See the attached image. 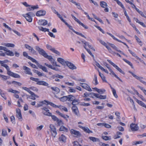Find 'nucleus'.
I'll use <instances>...</instances> for the list:
<instances>
[{
    "instance_id": "42",
    "label": "nucleus",
    "mask_w": 146,
    "mask_h": 146,
    "mask_svg": "<svg viewBox=\"0 0 146 146\" xmlns=\"http://www.w3.org/2000/svg\"><path fill=\"white\" fill-rule=\"evenodd\" d=\"M79 100L77 99H75V98L72 101V104L73 106H75L76 105H77L78 104V101Z\"/></svg>"
},
{
    "instance_id": "40",
    "label": "nucleus",
    "mask_w": 146,
    "mask_h": 146,
    "mask_svg": "<svg viewBox=\"0 0 146 146\" xmlns=\"http://www.w3.org/2000/svg\"><path fill=\"white\" fill-rule=\"evenodd\" d=\"M0 77L2 78V80H5L9 78V77L4 75H1V74H0Z\"/></svg>"
},
{
    "instance_id": "54",
    "label": "nucleus",
    "mask_w": 146,
    "mask_h": 146,
    "mask_svg": "<svg viewBox=\"0 0 146 146\" xmlns=\"http://www.w3.org/2000/svg\"><path fill=\"white\" fill-rule=\"evenodd\" d=\"M12 83L14 84L18 85L19 86H21L22 85L21 83L14 81H13Z\"/></svg>"
},
{
    "instance_id": "43",
    "label": "nucleus",
    "mask_w": 146,
    "mask_h": 146,
    "mask_svg": "<svg viewBox=\"0 0 146 146\" xmlns=\"http://www.w3.org/2000/svg\"><path fill=\"white\" fill-rule=\"evenodd\" d=\"M48 104H49L51 106L55 108H59V106L55 105L53 103L49 102L48 101Z\"/></svg>"
},
{
    "instance_id": "48",
    "label": "nucleus",
    "mask_w": 146,
    "mask_h": 146,
    "mask_svg": "<svg viewBox=\"0 0 146 146\" xmlns=\"http://www.w3.org/2000/svg\"><path fill=\"white\" fill-rule=\"evenodd\" d=\"M111 89H112V92L115 98H118V96L116 94L115 90L113 88H111Z\"/></svg>"
},
{
    "instance_id": "44",
    "label": "nucleus",
    "mask_w": 146,
    "mask_h": 146,
    "mask_svg": "<svg viewBox=\"0 0 146 146\" xmlns=\"http://www.w3.org/2000/svg\"><path fill=\"white\" fill-rule=\"evenodd\" d=\"M48 104H49L51 106L55 108H59V106L55 105L53 103L49 102L48 101Z\"/></svg>"
},
{
    "instance_id": "50",
    "label": "nucleus",
    "mask_w": 146,
    "mask_h": 146,
    "mask_svg": "<svg viewBox=\"0 0 146 146\" xmlns=\"http://www.w3.org/2000/svg\"><path fill=\"white\" fill-rule=\"evenodd\" d=\"M29 59L31 60L32 62H33L35 63L36 65H37L38 64H39L36 61V60H35V59L33 58H32V57L30 56Z\"/></svg>"
},
{
    "instance_id": "47",
    "label": "nucleus",
    "mask_w": 146,
    "mask_h": 146,
    "mask_svg": "<svg viewBox=\"0 0 146 146\" xmlns=\"http://www.w3.org/2000/svg\"><path fill=\"white\" fill-rule=\"evenodd\" d=\"M111 73L118 80H119L120 82H123L122 81L121 79L113 72V71H112L111 72Z\"/></svg>"
},
{
    "instance_id": "11",
    "label": "nucleus",
    "mask_w": 146,
    "mask_h": 146,
    "mask_svg": "<svg viewBox=\"0 0 146 146\" xmlns=\"http://www.w3.org/2000/svg\"><path fill=\"white\" fill-rule=\"evenodd\" d=\"M46 12L44 10H40L37 11L36 13V15L37 16L40 17L45 15Z\"/></svg>"
},
{
    "instance_id": "17",
    "label": "nucleus",
    "mask_w": 146,
    "mask_h": 146,
    "mask_svg": "<svg viewBox=\"0 0 146 146\" xmlns=\"http://www.w3.org/2000/svg\"><path fill=\"white\" fill-rule=\"evenodd\" d=\"M23 69L25 70V73L26 74L33 75V74L31 72V70L30 68L26 67V66H24L23 67Z\"/></svg>"
},
{
    "instance_id": "9",
    "label": "nucleus",
    "mask_w": 146,
    "mask_h": 146,
    "mask_svg": "<svg viewBox=\"0 0 146 146\" xmlns=\"http://www.w3.org/2000/svg\"><path fill=\"white\" fill-rule=\"evenodd\" d=\"M50 129L51 131L53 133H52V135L54 137H55L57 133L55 127L52 125H50Z\"/></svg>"
},
{
    "instance_id": "3",
    "label": "nucleus",
    "mask_w": 146,
    "mask_h": 146,
    "mask_svg": "<svg viewBox=\"0 0 146 146\" xmlns=\"http://www.w3.org/2000/svg\"><path fill=\"white\" fill-rule=\"evenodd\" d=\"M129 72L131 74L134 78L137 80H139L140 82L145 85H146V82L142 80V79L143 78V77L139 76L130 71H129Z\"/></svg>"
},
{
    "instance_id": "15",
    "label": "nucleus",
    "mask_w": 146,
    "mask_h": 146,
    "mask_svg": "<svg viewBox=\"0 0 146 146\" xmlns=\"http://www.w3.org/2000/svg\"><path fill=\"white\" fill-rule=\"evenodd\" d=\"M51 89L52 90V92L54 94H57L60 92V90L57 87H51Z\"/></svg>"
},
{
    "instance_id": "41",
    "label": "nucleus",
    "mask_w": 146,
    "mask_h": 146,
    "mask_svg": "<svg viewBox=\"0 0 146 146\" xmlns=\"http://www.w3.org/2000/svg\"><path fill=\"white\" fill-rule=\"evenodd\" d=\"M67 96H64L59 98L60 100L62 102H65L68 100Z\"/></svg>"
},
{
    "instance_id": "32",
    "label": "nucleus",
    "mask_w": 146,
    "mask_h": 146,
    "mask_svg": "<svg viewBox=\"0 0 146 146\" xmlns=\"http://www.w3.org/2000/svg\"><path fill=\"white\" fill-rule=\"evenodd\" d=\"M98 72L99 73V75L101 78L103 82H107V81L106 79V78L104 75L103 74H101L99 71H98Z\"/></svg>"
},
{
    "instance_id": "33",
    "label": "nucleus",
    "mask_w": 146,
    "mask_h": 146,
    "mask_svg": "<svg viewBox=\"0 0 146 146\" xmlns=\"http://www.w3.org/2000/svg\"><path fill=\"white\" fill-rule=\"evenodd\" d=\"M2 44L7 47H14L15 46L14 44L9 43H4L3 44Z\"/></svg>"
},
{
    "instance_id": "46",
    "label": "nucleus",
    "mask_w": 146,
    "mask_h": 146,
    "mask_svg": "<svg viewBox=\"0 0 146 146\" xmlns=\"http://www.w3.org/2000/svg\"><path fill=\"white\" fill-rule=\"evenodd\" d=\"M42 113L45 115L49 116H51L52 115V113L49 112V111H48L47 112H44V111H43L42 112Z\"/></svg>"
},
{
    "instance_id": "8",
    "label": "nucleus",
    "mask_w": 146,
    "mask_h": 146,
    "mask_svg": "<svg viewBox=\"0 0 146 146\" xmlns=\"http://www.w3.org/2000/svg\"><path fill=\"white\" fill-rule=\"evenodd\" d=\"M130 127L131 130L133 131H136L139 129V127L137 124L135 123H132L130 125Z\"/></svg>"
},
{
    "instance_id": "21",
    "label": "nucleus",
    "mask_w": 146,
    "mask_h": 146,
    "mask_svg": "<svg viewBox=\"0 0 146 146\" xmlns=\"http://www.w3.org/2000/svg\"><path fill=\"white\" fill-rule=\"evenodd\" d=\"M44 65H45L46 66L48 67L49 68H51L53 70H55L58 71L59 70V69L58 68H56L55 67H53L52 65L50 64H48L46 63H44Z\"/></svg>"
},
{
    "instance_id": "5",
    "label": "nucleus",
    "mask_w": 146,
    "mask_h": 146,
    "mask_svg": "<svg viewBox=\"0 0 146 146\" xmlns=\"http://www.w3.org/2000/svg\"><path fill=\"white\" fill-rule=\"evenodd\" d=\"M72 111L73 113L78 117H80V114L76 106H73L72 107Z\"/></svg>"
},
{
    "instance_id": "23",
    "label": "nucleus",
    "mask_w": 146,
    "mask_h": 146,
    "mask_svg": "<svg viewBox=\"0 0 146 146\" xmlns=\"http://www.w3.org/2000/svg\"><path fill=\"white\" fill-rule=\"evenodd\" d=\"M39 23L40 25L44 26L47 24L48 22L45 20H39Z\"/></svg>"
},
{
    "instance_id": "7",
    "label": "nucleus",
    "mask_w": 146,
    "mask_h": 146,
    "mask_svg": "<svg viewBox=\"0 0 146 146\" xmlns=\"http://www.w3.org/2000/svg\"><path fill=\"white\" fill-rule=\"evenodd\" d=\"M80 86L84 88L87 90L88 91L91 92L92 91L89 86L87 84L84 83H80Z\"/></svg>"
},
{
    "instance_id": "28",
    "label": "nucleus",
    "mask_w": 146,
    "mask_h": 146,
    "mask_svg": "<svg viewBox=\"0 0 146 146\" xmlns=\"http://www.w3.org/2000/svg\"><path fill=\"white\" fill-rule=\"evenodd\" d=\"M66 139V137L63 135H62L59 138V140L60 141L65 143Z\"/></svg>"
},
{
    "instance_id": "37",
    "label": "nucleus",
    "mask_w": 146,
    "mask_h": 146,
    "mask_svg": "<svg viewBox=\"0 0 146 146\" xmlns=\"http://www.w3.org/2000/svg\"><path fill=\"white\" fill-rule=\"evenodd\" d=\"M107 33L108 34V35H110V36H111L113 38V39H114V40H116L119 42H121V43H123V42H121V41L120 40H119L118 39H117L116 38H115L114 36H113L112 35L111 33H110L108 32H107Z\"/></svg>"
},
{
    "instance_id": "56",
    "label": "nucleus",
    "mask_w": 146,
    "mask_h": 146,
    "mask_svg": "<svg viewBox=\"0 0 146 146\" xmlns=\"http://www.w3.org/2000/svg\"><path fill=\"white\" fill-rule=\"evenodd\" d=\"M94 81L95 82V85H96L98 84V82L97 80V76L96 74H94Z\"/></svg>"
},
{
    "instance_id": "53",
    "label": "nucleus",
    "mask_w": 146,
    "mask_h": 146,
    "mask_svg": "<svg viewBox=\"0 0 146 146\" xmlns=\"http://www.w3.org/2000/svg\"><path fill=\"white\" fill-rule=\"evenodd\" d=\"M102 138L103 139L106 141L111 139V138L109 137L106 136H103L102 137Z\"/></svg>"
},
{
    "instance_id": "31",
    "label": "nucleus",
    "mask_w": 146,
    "mask_h": 146,
    "mask_svg": "<svg viewBox=\"0 0 146 146\" xmlns=\"http://www.w3.org/2000/svg\"><path fill=\"white\" fill-rule=\"evenodd\" d=\"M70 1L77 6L78 8L80 9L81 8L80 4L77 3L74 0H70Z\"/></svg>"
},
{
    "instance_id": "38",
    "label": "nucleus",
    "mask_w": 146,
    "mask_h": 146,
    "mask_svg": "<svg viewBox=\"0 0 146 146\" xmlns=\"http://www.w3.org/2000/svg\"><path fill=\"white\" fill-rule=\"evenodd\" d=\"M89 139L93 142H96L100 141V140L98 138H96L94 137H90Z\"/></svg>"
},
{
    "instance_id": "12",
    "label": "nucleus",
    "mask_w": 146,
    "mask_h": 146,
    "mask_svg": "<svg viewBox=\"0 0 146 146\" xmlns=\"http://www.w3.org/2000/svg\"><path fill=\"white\" fill-rule=\"evenodd\" d=\"M7 73L9 76L15 78H20L19 75L11 71H10L8 72H7Z\"/></svg>"
},
{
    "instance_id": "22",
    "label": "nucleus",
    "mask_w": 146,
    "mask_h": 146,
    "mask_svg": "<svg viewBox=\"0 0 146 146\" xmlns=\"http://www.w3.org/2000/svg\"><path fill=\"white\" fill-rule=\"evenodd\" d=\"M37 66L40 69H41L43 71L46 72H48V71L47 70V68L44 67L42 65L40 64H38Z\"/></svg>"
},
{
    "instance_id": "2",
    "label": "nucleus",
    "mask_w": 146,
    "mask_h": 146,
    "mask_svg": "<svg viewBox=\"0 0 146 146\" xmlns=\"http://www.w3.org/2000/svg\"><path fill=\"white\" fill-rule=\"evenodd\" d=\"M30 79L32 81L36 82L37 84L47 86L48 87H50V86H48V84L47 83L43 81H39V79L38 78H34L33 77H31L30 78Z\"/></svg>"
},
{
    "instance_id": "19",
    "label": "nucleus",
    "mask_w": 146,
    "mask_h": 146,
    "mask_svg": "<svg viewBox=\"0 0 146 146\" xmlns=\"http://www.w3.org/2000/svg\"><path fill=\"white\" fill-rule=\"evenodd\" d=\"M16 111L17 117L19 119H22V115L20 109L19 108L17 109Z\"/></svg>"
},
{
    "instance_id": "49",
    "label": "nucleus",
    "mask_w": 146,
    "mask_h": 146,
    "mask_svg": "<svg viewBox=\"0 0 146 146\" xmlns=\"http://www.w3.org/2000/svg\"><path fill=\"white\" fill-rule=\"evenodd\" d=\"M143 142L142 141H135L132 142V144L133 145H137L138 144H141L143 143Z\"/></svg>"
},
{
    "instance_id": "20",
    "label": "nucleus",
    "mask_w": 146,
    "mask_h": 146,
    "mask_svg": "<svg viewBox=\"0 0 146 146\" xmlns=\"http://www.w3.org/2000/svg\"><path fill=\"white\" fill-rule=\"evenodd\" d=\"M95 96L97 98H99L100 99H105L106 98V95L103 96L102 95H99L98 94H95Z\"/></svg>"
},
{
    "instance_id": "51",
    "label": "nucleus",
    "mask_w": 146,
    "mask_h": 146,
    "mask_svg": "<svg viewBox=\"0 0 146 146\" xmlns=\"http://www.w3.org/2000/svg\"><path fill=\"white\" fill-rule=\"evenodd\" d=\"M40 77L41 76H44L45 77H47V76L46 75L44 74L43 73H42L39 71L38 72V73L37 74Z\"/></svg>"
},
{
    "instance_id": "63",
    "label": "nucleus",
    "mask_w": 146,
    "mask_h": 146,
    "mask_svg": "<svg viewBox=\"0 0 146 146\" xmlns=\"http://www.w3.org/2000/svg\"><path fill=\"white\" fill-rule=\"evenodd\" d=\"M74 146H82V145L79 144L78 142L76 141H74L73 142Z\"/></svg>"
},
{
    "instance_id": "1",
    "label": "nucleus",
    "mask_w": 146,
    "mask_h": 146,
    "mask_svg": "<svg viewBox=\"0 0 146 146\" xmlns=\"http://www.w3.org/2000/svg\"><path fill=\"white\" fill-rule=\"evenodd\" d=\"M35 49L38 52L39 54L42 55L44 58L48 59L51 62L54 60L51 56L48 55L46 52L43 49L40 48L38 46H35Z\"/></svg>"
},
{
    "instance_id": "13",
    "label": "nucleus",
    "mask_w": 146,
    "mask_h": 146,
    "mask_svg": "<svg viewBox=\"0 0 146 146\" xmlns=\"http://www.w3.org/2000/svg\"><path fill=\"white\" fill-rule=\"evenodd\" d=\"M108 44L109 45H110L112 47V48L113 49L119 52L121 54L123 55L124 56L127 57V56L126 54H125L123 52L121 51L120 50H119L118 49V48L113 44H111L110 43H108Z\"/></svg>"
},
{
    "instance_id": "59",
    "label": "nucleus",
    "mask_w": 146,
    "mask_h": 146,
    "mask_svg": "<svg viewBox=\"0 0 146 146\" xmlns=\"http://www.w3.org/2000/svg\"><path fill=\"white\" fill-rule=\"evenodd\" d=\"M137 87L142 90L145 94L146 95V90H145L142 87L140 86H137Z\"/></svg>"
},
{
    "instance_id": "36",
    "label": "nucleus",
    "mask_w": 146,
    "mask_h": 146,
    "mask_svg": "<svg viewBox=\"0 0 146 146\" xmlns=\"http://www.w3.org/2000/svg\"><path fill=\"white\" fill-rule=\"evenodd\" d=\"M136 101L139 104L144 108L145 107V106H146V105L145 104L142 102L140 101L138 99H136Z\"/></svg>"
},
{
    "instance_id": "27",
    "label": "nucleus",
    "mask_w": 146,
    "mask_h": 146,
    "mask_svg": "<svg viewBox=\"0 0 146 146\" xmlns=\"http://www.w3.org/2000/svg\"><path fill=\"white\" fill-rule=\"evenodd\" d=\"M57 61L63 65H65V64H66V62H67V61H65L64 59L60 58H58Z\"/></svg>"
},
{
    "instance_id": "29",
    "label": "nucleus",
    "mask_w": 146,
    "mask_h": 146,
    "mask_svg": "<svg viewBox=\"0 0 146 146\" xmlns=\"http://www.w3.org/2000/svg\"><path fill=\"white\" fill-rule=\"evenodd\" d=\"M59 130L60 131H63L66 132L68 131V129L64 126H62L59 128Z\"/></svg>"
},
{
    "instance_id": "60",
    "label": "nucleus",
    "mask_w": 146,
    "mask_h": 146,
    "mask_svg": "<svg viewBox=\"0 0 146 146\" xmlns=\"http://www.w3.org/2000/svg\"><path fill=\"white\" fill-rule=\"evenodd\" d=\"M2 136H5L7 135V131L6 130H2Z\"/></svg>"
},
{
    "instance_id": "26",
    "label": "nucleus",
    "mask_w": 146,
    "mask_h": 146,
    "mask_svg": "<svg viewBox=\"0 0 146 146\" xmlns=\"http://www.w3.org/2000/svg\"><path fill=\"white\" fill-rule=\"evenodd\" d=\"M100 4L101 7L105 8V9H108V8H106L107 6V4L105 2L103 1H101L100 2Z\"/></svg>"
},
{
    "instance_id": "24",
    "label": "nucleus",
    "mask_w": 146,
    "mask_h": 146,
    "mask_svg": "<svg viewBox=\"0 0 146 146\" xmlns=\"http://www.w3.org/2000/svg\"><path fill=\"white\" fill-rule=\"evenodd\" d=\"M96 91L98 92L100 94H103L106 91L104 89H99L97 88H94Z\"/></svg>"
},
{
    "instance_id": "6",
    "label": "nucleus",
    "mask_w": 146,
    "mask_h": 146,
    "mask_svg": "<svg viewBox=\"0 0 146 146\" xmlns=\"http://www.w3.org/2000/svg\"><path fill=\"white\" fill-rule=\"evenodd\" d=\"M25 47L26 48L28 49L31 53L35 54H36V51L31 46L27 44H25Z\"/></svg>"
},
{
    "instance_id": "61",
    "label": "nucleus",
    "mask_w": 146,
    "mask_h": 146,
    "mask_svg": "<svg viewBox=\"0 0 146 146\" xmlns=\"http://www.w3.org/2000/svg\"><path fill=\"white\" fill-rule=\"evenodd\" d=\"M73 31L76 34H77L78 35H79L82 36V37L86 38V37H85L84 35H83L81 33H80L79 32H77L76 31Z\"/></svg>"
},
{
    "instance_id": "39",
    "label": "nucleus",
    "mask_w": 146,
    "mask_h": 146,
    "mask_svg": "<svg viewBox=\"0 0 146 146\" xmlns=\"http://www.w3.org/2000/svg\"><path fill=\"white\" fill-rule=\"evenodd\" d=\"M83 130L85 132L88 133H92V131L90 130L89 129V128H88V127H84V128L83 129Z\"/></svg>"
},
{
    "instance_id": "16",
    "label": "nucleus",
    "mask_w": 146,
    "mask_h": 146,
    "mask_svg": "<svg viewBox=\"0 0 146 146\" xmlns=\"http://www.w3.org/2000/svg\"><path fill=\"white\" fill-rule=\"evenodd\" d=\"M70 133L71 134H73L76 135V137H78V136H80L81 135L79 131L74 130L73 129H72L71 130Z\"/></svg>"
},
{
    "instance_id": "52",
    "label": "nucleus",
    "mask_w": 146,
    "mask_h": 146,
    "mask_svg": "<svg viewBox=\"0 0 146 146\" xmlns=\"http://www.w3.org/2000/svg\"><path fill=\"white\" fill-rule=\"evenodd\" d=\"M84 48L86 50L88 53L91 55V56L92 57L94 58V56L92 54L90 50L89 49H87L86 47H85V46H84Z\"/></svg>"
},
{
    "instance_id": "64",
    "label": "nucleus",
    "mask_w": 146,
    "mask_h": 146,
    "mask_svg": "<svg viewBox=\"0 0 146 146\" xmlns=\"http://www.w3.org/2000/svg\"><path fill=\"white\" fill-rule=\"evenodd\" d=\"M23 55L25 57L28 59L30 57V56L28 55L27 53L26 52H23Z\"/></svg>"
},
{
    "instance_id": "10",
    "label": "nucleus",
    "mask_w": 146,
    "mask_h": 146,
    "mask_svg": "<svg viewBox=\"0 0 146 146\" xmlns=\"http://www.w3.org/2000/svg\"><path fill=\"white\" fill-rule=\"evenodd\" d=\"M66 64L69 68L72 70H75L76 69V67L72 63L68 61L66 62Z\"/></svg>"
},
{
    "instance_id": "30",
    "label": "nucleus",
    "mask_w": 146,
    "mask_h": 146,
    "mask_svg": "<svg viewBox=\"0 0 146 146\" xmlns=\"http://www.w3.org/2000/svg\"><path fill=\"white\" fill-rule=\"evenodd\" d=\"M0 64L1 66L4 67L7 70V72H8L10 71L9 67L7 65L2 63H1Z\"/></svg>"
},
{
    "instance_id": "35",
    "label": "nucleus",
    "mask_w": 146,
    "mask_h": 146,
    "mask_svg": "<svg viewBox=\"0 0 146 146\" xmlns=\"http://www.w3.org/2000/svg\"><path fill=\"white\" fill-rule=\"evenodd\" d=\"M5 53L7 55L11 56H13L14 55V53L9 50L7 51V52H6Z\"/></svg>"
},
{
    "instance_id": "18",
    "label": "nucleus",
    "mask_w": 146,
    "mask_h": 146,
    "mask_svg": "<svg viewBox=\"0 0 146 146\" xmlns=\"http://www.w3.org/2000/svg\"><path fill=\"white\" fill-rule=\"evenodd\" d=\"M95 93L93 92L87 93L86 92L84 94V97H87L88 96H90V97L93 98V96L95 95Z\"/></svg>"
},
{
    "instance_id": "57",
    "label": "nucleus",
    "mask_w": 146,
    "mask_h": 146,
    "mask_svg": "<svg viewBox=\"0 0 146 146\" xmlns=\"http://www.w3.org/2000/svg\"><path fill=\"white\" fill-rule=\"evenodd\" d=\"M51 117L52 119L55 121H58V119L54 115H52L51 116Z\"/></svg>"
},
{
    "instance_id": "25",
    "label": "nucleus",
    "mask_w": 146,
    "mask_h": 146,
    "mask_svg": "<svg viewBox=\"0 0 146 146\" xmlns=\"http://www.w3.org/2000/svg\"><path fill=\"white\" fill-rule=\"evenodd\" d=\"M27 14H26L25 15L23 16L25 17L26 20L29 22H31L32 21V19L31 17L28 15Z\"/></svg>"
},
{
    "instance_id": "62",
    "label": "nucleus",
    "mask_w": 146,
    "mask_h": 146,
    "mask_svg": "<svg viewBox=\"0 0 146 146\" xmlns=\"http://www.w3.org/2000/svg\"><path fill=\"white\" fill-rule=\"evenodd\" d=\"M11 122L13 124L15 123V118L14 116L12 115V116L11 117Z\"/></svg>"
},
{
    "instance_id": "4",
    "label": "nucleus",
    "mask_w": 146,
    "mask_h": 146,
    "mask_svg": "<svg viewBox=\"0 0 146 146\" xmlns=\"http://www.w3.org/2000/svg\"><path fill=\"white\" fill-rule=\"evenodd\" d=\"M107 61L114 67L119 72L123 74H125V73L122 70L119 68L117 65L114 64L113 62H112L110 60H107Z\"/></svg>"
},
{
    "instance_id": "14",
    "label": "nucleus",
    "mask_w": 146,
    "mask_h": 146,
    "mask_svg": "<svg viewBox=\"0 0 146 146\" xmlns=\"http://www.w3.org/2000/svg\"><path fill=\"white\" fill-rule=\"evenodd\" d=\"M22 4H23L26 7H31V8L33 9H38V5H36L35 6L32 5L31 6L28 4L26 2H24L22 3Z\"/></svg>"
},
{
    "instance_id": "45",
    "label": "nucleus",
    "mask_w": 146,
    "mask_h": 146,
    "mask_svg": "<svg viewBox=\"0 0 146 146\" xmlns=\"http://www.w3.org/2000/svg\"><path fill=\"white\" fill-rule=\"evenodd\" d=\"M125 62L127 63L128 64H129L131 67L132 68H133V66L132 64L128 60L125 59H123Z\"/></svg>"
},
{
    "instance_id": "58",
    "label": "nucleus",
    "mask_w": 146,
    "mask_h": 146,
    "mask_svg": "<svg viewBox=\"0 0 146 146\" xmlns=\"http://www.w3.org/2000/svg\"><path fill=\"white\" fill-rule=\"evenodd\" d=\"M143 17L146 18V16L139 10H136Z\"/></svg>"
},
{
    "instance_id": "34",
    "label": "nucleus",
    "mask_w": 146,
    "mask_h": 146,
    "mask_svg": "<svg viewBox=\"0 0 146 146\" xmlns=\"http://www.w3.org/2000/svg\"><path fill=\"white\" fill-rule=\"evenodd\" d=\"M68 100L69 101H72L75 98V97L72 95H68L67 96Z\"/></svg>"
},
{
    "instance_id": "55",
    "label": "nucleus",
    "mask_w": 146,
    "mask_h": 146,
    "mask_svg": "<svg viewBox=\"0 0 146 146\" xmlns=\"http://www.w3.org/2000/svg\"><path fill=\"white\" fill-rule=\"evenodd\" d=\"M116 2H117V4L121 6L122 8H124V7L123 5L120 1H119V0H118Z\"/></svg>"
}]
</instances>
